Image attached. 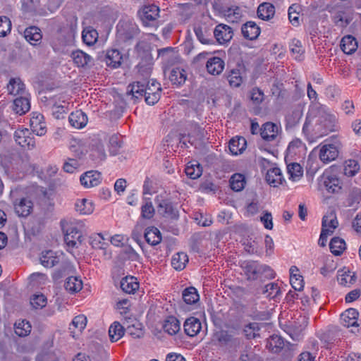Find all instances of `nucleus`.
<instances>
[{"label": "nucleus", "mask_w": 361, "mask_h": 361, "mask_svg": "<svg viewBox=\"0 0 361 361\" xmlns=\"http://www.w3.org/2000/svg\"><path fill=\"white\" fill-rule=\"evenodd\" d=\"M262 138L266 141L270 142L274 140L279 131V126L271 122L264 123L259 129Z\"/></svg>", "instance_id": "nucleus-18"}, {"label": "nucleus", "mask_w": 361, "mask_h": 361, "mask_svg": "<svg viewBox=\"0 0 361 361\" xmlns=\"http://www.w3.org/2000/svg\"><path fill=\"white\" fill-rule=\"evenodd\" d=\"M302 115V111L299 109H293L291 112L288 113L286 116V129L294 128L299 123Z\"/></svg>", "instance_id": "nucleus-52"}, {"label": "nucleus", "mask_w": 361, "mask_h": 361, "mask_svg": "<svg viewBox=\"0 0 361 361\" xmlns=\"http://www.w3.org/2000/svg\"><path fill=\"white\" fill-rule=\"evenodd\" d=\"M339 333L335 328L329 329L323 332L320 336V341L323 346L329 348L331 345L338 343Z\"/></svg>", "instance_id": "nucleus-22"}, {"label": "nucleus", "mask_w": 361, "mask_h": 361, "mask_svg": "<svg viewBox=\"0 0 361 361\" xmlns=\"http://www.w3.org/2000/svg\"><path fill=\"white\" fill-rule=\"evenodd\" d=\"M290 49L296 60H301L304 49L300 40L293 39L290 43Z\"/></svg>", "instance_id": "nucleus-60"}, {"label": "nucleus", "mask_w": 361, "mask_h": 361, "mask_svg": "<svg viewBox=\"0 0 361 361\" xmlns=\"http://www.w3.org/2000/svg\"><path fill=\"white\" fill-rule=\"evenodd\" d=\"M64 286L68 292L76 293L82 289V282L78 277L70 276L66 279Z\"/></svg>", "instance_id": "nucleus-56"}, {"label": "nucleus", "mask_w": 361, "mask_h": 361, "mask_svg": "<svg viewBox=\"0 0 361 361\" xmlns=\"http://www.w3.org/2000/svg\"><path fill=\"white\" fill-rule=\"evenodd\" d=\"M326 142L320 149L319 159L323 163H329L335 160L338 156V147L340 142L336 137H332V142Z\"/></svg>", "instance_id": "nucleus-6"}, {"label": "nucleus", "mask_w": 361, "mask_h": 361, "mask_svg": "<svg viewBox=\"0 0 361 361\" xmlns=\"http://www.w3.org/2000/svg\"><path fill=\"white\" fill-rule=\"evenodd\" d=\"M284 346V341L281 336L278 335H272L267 341L266 347L271 352L277 353Z\"/></svg>", "instance_id": "nucleus-43"}, {"label": "nucleus", "mask_w": 361, "mask_h": 361, "mask_svg": "<svg viewBox=\"0 0 361 361\" xmlns=\"http://www.w3.org/2000/svg\"><path fill=\"white\" fill-rule=\"evenodd\" d=\"M314 118V116H312V113L309 112L302 128V133L310 142H313L315 140L314 135V125L312 123Z\"/></svg>", "instance_id": "nucleus-42"}, {"label": "nucleus", "mask_w": 361, "mask_h": 361, "mask_svg": "<svg viewBox=\"0 0 361 361\" xmlns=\"http://www.w3.org/2000/svg\"><path fill=\"white\" fill-rule=\"evenodd\" d=\"M13 207L18 216L27 217L32 212L34 204L28 197H20L15 200Z\"/></svg>", "instance_id": "nucleus-12"}, {"label": "nucleus", "mask_w": 361, "mask_h": 361, "mask_svg": "<svg viewBox=\"0 0 361 361\" xmlns=\"http://www.w3.org/2000/svg\"><path fill=\"white\" fill-rule=\"evenodd\" d=\"M44 116L41 114L33 115L30 118V128L34 133L38 136H42L47 133Z\"/></svg>", "instance_id": "nucleus-21"}, {"label": "nucleus", "mask_w": 361, "mask_h": 361, "mask_svg": "<svg viewBox=\"0 0 361 361\" xmlns=\"http://www.w3.org/2000/svg\"><path fill=\"white\" fill-rule=\"evenodd\" d=\"M338 281L342 286H350L356 281V276L354 273L350 271H343L338 275Z\"/></svg>", "instance_id": "nucleus-61"}, {"label": "nucleus", "mask_w": 361, "mask_h": 361, "mask_svg": "<svg viewBox=\"0 0 361 361\" xmlns=\"http://www.w3.org/2000/svg\"><path fill=\"white\" fill-rule=\"evenodd\" d=\"M169 79L173 86H182L187 80L186 71L181 68H173L170 71Z\"/></svg>", "instance_id": "nucleus-23"}, {"label": "nucleus", "mask_w": 361, "mask_h": 361, "mask_svg": "<svg viewBox=\"0 0 361 361\" xmlns=\"http://www.w3.org/2000/svg\"><path fill=\"white\" fill-rule=\"evenodd\" d=\"M285 332L295 341H300L302 336V331L307 326V321L305 317H300L296 320L289 321L283 325Z\"/></svg>", "instance_id": "nucleus-7"}, {"label": "nucleus", "mask_w": 361, "mask_h": 361, "mask_svg": "<svg viewBox=\"0 0 361 361\" xmlns=\"http://www.w3.org/2000/svg\"><path fill=\"white\" fill-rule=\"evenodd\" d=\"M145 202L141 207V216L143 219H150L154 216L155 210L150 201L145 198Z\"/></svg>", "instance_id": "nucleus-64"}, {"label": "nucleus", "mask_w": 361, "mask_h": 361, "mask_svg": "<svg viewBox=\"0 0 361 361\" xmlns=\"http://www.w3.org/2000/svg\"><path fill=\"white\" fill-rule=\"evenodd\" d=\"M7 90L11 94H22L25 92V86L20 78H12L7 85Z\"/></svg>", "instance_id": "nucleus-35"}, {"label": "nucleus", "mask_w": 361, "mask_h": 361, "mask_svg": "<svg viewBox=\"0 0 361 361\" xmlns=\"http://www.w3.org/2000/svg\"><path fill=\"white\" fill-rule=\"evenodd\" d=\"M216 336L219 346L230 351H236L243 344L242 338L236 336L231 331L222 330Z\"/></svg>", "instance_id": "nucleus-5"}, {"label": "nucleus", "mask_w": 361, "mask_h": 361, "mask_svg": "<svg viewBox=\"0 0 361 361\" xmlns=\"http://www.w3.org/2000/svg\"><path fill=\"white\" fill-rule=\"evenodd\" d=\"M124 327L118 322H114L109 329V336L111 342H116L124 335Z\"/></svg>", "instance_id": "nucleus-51"}, {"label": "nucleus", "mask_w": 361, "mask_h": 361, "mask_svg": "<svg viewBox=\"0 0 361 361\" xmlns=\"http://www.w3.org/2000/svg\"><path fill=\"white\" fill-rule=\"evenodd\" d=\"M288 173L290 175V178L293 180L300 178L302 176V168L298 163H291L287 166Z\"/></svg>", "instance_id": "nucleus-63"}, {"label": "nucleus", "mask_w": 361, "mask_h": 361, "mask_svg": "<svg viewBox=\"0 0 361 361\" xmlns=\"http://www.w3.org/2000/svg\"><path fill=\"white\" fill-rule=\"evenodd\" d=\"M260 324L257 322H250L244 326L243 333L247 340H252L259 336Z\"/></svg>", "instance_id": "nucleus-45"}, {"label": "nucleus", "mask_w": 361, "mask_h": 361, "mask_svg": "<svg viewBox=\"0 0 361 361\" xmlns=\"http://www.w3.org/2000/svg\"><path fill=\"white\" fill-rule=\"evenodd\" d=\"M283 180L281 169L278 167H274L269 169L266 174L267 182L274 187L282 183Z\"/></svg>", "instance_id": "nucleus-36"}, {"label": "nucleus", "mask_w": 361, "mask_h": 361, "mask_svg": "<svg viewBox=\"0 0 361 361\" xmlns=\"http://www.w3.org/2000/svg\"><path fill=\"white\" fill-rule=\"evenodd\" d=\"M71 57L73 60V62L78 67H85V66H88L92 61L91 56L81 50H76L73 51L71 54Z\"/></svg>", "instance_id": "nucleus-44"}, {"label": "nucleus", "mask_w": 361, "mask_h": 361, "mask_svg": "<svg viewBox=\"0 0 361 361\" xmlns=\"http://www.w3.org/2000/svg\"><path fill=\"white\" fill-rule=\"evenodd\" d=\"M195 35L198 40L204 44H214V39L207 30H203L202 27H196L194 30Z\"/></svg>", "instance_id": "nucleus-62"}, {"label": "nucleus", "mask_w": 361, "mask_h": 361, "mask_svg": "<svg viewBox=\"0 0 361 361\" xmlns=\"http://www.w3.org/2000/svg\"><path fill=\"white\" fill-rule=\"evenodd\" d=\"M122 59L123 56L118 49H111L104 55V61L108 66L116 68L120 66Z\"/></svg>", "instance_id": "nucleus-30"}, {"label": "nucleus", "mask_w": 361, "mask_h": 361, "mask_svg": "<svg viewBox=\"0 0 361 361\" xmlns=\"http://www.w3.org/2000/svg\"><path fill=\"white\" fill-rule=\"evenodd\" d=\"M257 16L264 20L271 19L275 14L274 6L269 2L261 4L257 8Z\"/></svg>", "instance_id": "nucleus-32"}, {"label": "nucleus", "mask_w": 361, "mask_h": 361, "mask_svg": "<svg viewBox=\"0 0 361 361\" xmlns=\"http://www.w3.org/2000/svg\"><path fill=\"white\" fill-rule=\"evenodd\" d=\"M360 170V166L357 161L349 159L344 162L343 173L348 177L354 176Z\"/></svg>", "instance_id": "nucleus-58"}, {"label": "nucleus", "mask_w": 361, "mask_h": 361, "mask_svg": "<svg viewBox=\"0 0 361 361\" xmlns=\"http://www.w3.org/2000/svg\"><path fill=\"white\" fill-rule=\"evenodd\" d=\"M30 109V101L27 98L19 97L14 99L13 110L19 115H23Z\"/></svg>", "instance_id": "nucleus-37"}, {"label": "nucleus", "mask_w": 361, "mask_h": 361, "mask_svg": "<svg viewBox=\"0 0 361 361\" xmlns=\"http://www.w3.org/2000/svg\"><path fill=\"white\" fill-rule=\"evenodd\" d=\"M135 50L142 59L137 67L139 73L145 78L149 77L152 69V57L147 50L145 49V44L142 42H137Z\"/></svg>", "instance_id": "nucleus-4"}, {"label": "nucleus", "mask_w": 361, "mask_h": 361, "mask_svg": "<svg viewBox=\"0 0 361 361\" xmlns=\"http://www.w3.org/2000/svg\"><path fill=\"white\" fill-rule=\"evenodd\" d=\"M245 185V180L243 175L240 173L233 174L230 179L231 188L236 192L241 191Z\"/></svg>", "instance_id": "nucleus-57"}, {"label": "nucleus", "mask_w": 361, "mask_h": 361, "mask_svg": "<svg viewBox=\"0 0 361 361\" xmlns=\"http://www.w3.org/2000/svg\"><path fill=\"white\" fill-rule=\"evenodd\" d=\"M82 38L87 45H93L98 39V33L97 30L92 27L85 28L82 33Z\"/></svg>", "instance_id": "nucleus-53"}, {"label": "nucleus", "mask_w": 361, "mask_h": 361, "mask_svg": "<svg viewBox=\"0 0 361 361\" xmlns=\"http://www.w3.org/2000/svg\"><path fill=\"white\" fill-rule=\"evenodd\" d=\"M144 237L146 242L152 246L159 244L162 239L159 230L154 226L147 227L145 229Z\"/></svg>", "instance_id": "nucleus-31"}, {"label": "nucleus", "mask_w": 361, "mask_h": 361, "mask_svg": "<svg viewBox=\"0 0 361 361\" xmlns=\"http://www.w3.org/2000/svg\"><path fill=\"white\" fill-rule=\"evenodd\" d=\"M247 146L246 140L243 137L232 138L229 142V150L233 155L242 154Z\"/></svg>", "instance_id": "nucleus-34"}, {"label": "nucleus", "mask_w": 361, "mask_h": 361, "mask_svg": "<svg viewBox=\"0 0 361 361\" xmlns=\"http://www.w3.org/2000/svg\"><path fill=\"white\" fill-rule=\"evenodd\" d=\"M80 181L85 188L94 187L100 183L101 174L97 171H87L80 176Z\"/></svg>", "instance_id": "nucleus-19"}, {"label": "nucleus", "mask_w": 361, "mask_h": 361, "mask_svg": "<svg viewBox=\"0 0 361 361\" xmlns=\"http://www.w3.org/2000/svg\"><path fill=\"white\" fill-rule=\"evenodd\" d=\"M159 8L154 4L143 6L137 12L138 16L145 26H150L154 24L159 16Z\"/></svg>", "instance_id": "nucleus-9"}, {"label": "nucleus", "mask_w": 361, "mask_h": 361, "mask_svg": "<svg viewBox=\"0 0 361 361\" xmlns=\"http://www.w3.org/2000/svg\"><path fill=\"white\" fill-rule=\"evenodd\" d=\"M183 327L185 333L188 336L193 337L200 332L202 326L200 321L197 318L191 317L185 321Z\"/></svg>", "instance_id": "nucleus-28"}, {"label": "nucleus", "mask_w": 361, "mask_h": 361, "mask_svg": "<svg viewBox=\"0 0 361 361\" xmlns=\"http://www.w3.org/2000/svg\"><path fill=\"white\" fill-rule=\"evenodd\" d=\"M144 85L145 100L149 105L155 104L161 97V85L154 80H151L145 82V80L142 81Z\"/></svg>", "instance_id": "nucleus-8"}, {"label": "nucleus", "mask_w": 361, "mask_h": 361, "mask_svg": "<svg viewBox=\"0 0 361 361\" xmlns=\"http://www.w3.org/2000/svg\"><path fill=\"white\" fill-rule=\"evenodd\" d=\"M61 255H57L52 250L42 252L40 263L46 268H51L61 262Z\"/></svg>", "instance_id": "nucleus-24"}, {"label": "nucleus", "mask_w": 361, "mask_h": 361, "mask_svg": "<svg viewBox=\"0 0 361 361\" xmlns=\"http://www.w3.org/2000/svg\"><path fill=\"white\" fill-rule=\"evenodd\" d=\"M359 313L356 309L350 308L341 314V322L347 328L357 326V319Z\"/></svg>", "instance_id": "nucleus-20"}, {"label": "nucleus", "mask_w": 361, "mask_h": 361, "mask_svg": "<svg viewBox=\"0 0 361 361\" xmlns=\"http://www.w3.org/2000/svg\"><path fill=\"white\" fill-rule=\"evenodd\" d=\"M128 95L131 96V99L136 102L137 99L145 97L144 85L142 81H137L130 84L128 87Z\"/></svg>", "instance_id": "nucleus-38"}, {"label": "nucleus", "mask_w": 361, "mask_h": 361, "mask_svg": "<svg viewBox=\"0 0 361 361\" xmlns=\"http://www.w3.org/2000/svg\"><path fill=\"white\" fill-rule=\"evenodd\" d=\"M224 61L219 57L213 56L206 63L207 72L213 75H219L224 69Z\"/></svg>", "instance_id": "nucleus-27"}, {"label": "nucleus", "mask_w": 361, "mask_h": 361, "mask_svg": "<svg viewBox=\"0 0 361 361\" xmlns=\"http://www.w3.org/2000/svg\"><path fill=\"white\" fill-rule=\"evenodd\" d=\"M61 99V96H54L49 99L48 104L51 106L52 114L57 119L62 118V115L67 109V103Z\"/></svg>", "instance_id": "nucleus-17"}, {"label": "nucleus", "mask_w": 361, "mask_h": 361, "mask_svg": "<svg viewBox=\"0 0 361 361\" xmlns=\"http://www.w3.org/2000/svg\"><path fill=\"white\" fill-rule=\"evenodd\" d=\"M64 240L71 247H77L78 243H82V235L79 230L74 226H69L66 228H63Z\"/></svg>", "instance_id": "nucleus-15"}, {"label": "nucleus", "mask_w": 361, "mask_h": 361, "mask_svg": "<svg viewBox=\"0 0 361 361\" xmlns=\"http://www.w3.org/2000/svg\"><path fill=\"white\" fill-rule=\"evenodd\" d=\"M185 172L187 176H188L190 178L197 179L202 175V168L201 165L197 162H190L186 166L185 169Z\"/></svg>", "instance_id": "nucleus-55"}, {"label": "nucleus", "mask_w": 361, "mask_h": 361, "mask_svg": "<svg viewBox=\"0 0 361 361\" xmlns=\"http://www.w3.org/2000/svg\"><path fill=\"white\" fill-rule=\"evenodd\" d=\"M244 71V66L238 64L235 68L231 69L227 75V79L231 87H238L243 82L242 72Z\"/></svg>", "instance_id": "nucleus-29"}, {"label": "nucleus", "mask_w": 361, "mask_h": 361, "mask_svg": "<svg viewBox=\"0 0 361 361\" xmlns=\"http://www.w3.org/2000/svg\"><path fill=\"white\" fill-rule=\"evenodd\" d=\"M247 279L255 281L262 275L267 278H274V271L267 264H260L257 261H244L240 265Z\"/></svg>", "instance_id": "nucleus-1"}, {"label": "nucleus", "mask_w": 361, "mask_h": 361, "mask_svg": "<svg viewBox=\"0 0 361 361\" xmlns=\"http://www.w3.org/2000/svg\"><path fill=\"white\" fill-rule=\"evenodd\" d=\"M241 32L245 38L254 40L259 35L260 28L255 22L248 21L243 25Z\"/></svg>", "instance_id": "nucleus-25"}, {"label": "nucleus", "mask_w": 361, "mask_h": 361, "mask_svg": "<svg viewBox=\"0 0 361 361\" xmlns=\"http://www.w3.org/2000/svg\"><path fill=\"white\" fill-rule=\"evenodd\" d=\"M121 288L126 293H134L139 288V283L133 276H126L123 278L120 283Z\"/></svg>", "instance_id": "nucleus-39"}, {"label": "nucleus", "mask_w": 361, "mask_h": 361, "mask_svg": "<svg viewBox=\"0 0 361 361\" xmlns=\"http://www.w3.org/2000/svg\"><path fill=\"white\" fill-rule=\"evenodd\" d=\"M232 28L225 24H219L214 30V36L216 42L221 44L228 42L233 37Z\"/></svg>", "instance_id": "nucleus-16"}, {"label": "nucleus", "mask_w": 361, "mask_h": 361, "mask_svg": "<svg viewBox=\"0 0 361 361\" xmlns=\"http://www.w3.org/2000/svg\"><path fill=\"white\" fill-rule=\"evenodd\" d=\"M31 135L27 128L18 129L15 131L13 137L18 145L23 148L32 149L35 147V138Z\"/></svg>", "instance_id": "nucleus-11"}, {"label": "nucleus", "mask_w": 361, "mask_h": 361, "mask_svg": "<svg viewBox=\"0 0 361 361\" xmlns=\"http://www.w3.org/2000/svg\"><path fill=\"white\" fill-rule=\"evenodd\" d=\"M341 49L347 54H351L355 51L357 49V43L355 38L351 35L343 37L341 42Z\"/></svg>", "instance_id": "nucleus-40"}, {"label": "nucleus", "mask_w": 361, "mask_h": 361, "mask_svg": "<svg viewBox=\"0 0 361 361\" xmlns=\"http://www.w3.org/2000/svg\"><path fill=\"white\" fill-rule=\"evenodd\" d=\"M182 297L184 302L188 305H192L199 301L200 297L195 288L190 286L183 290Z\"/></svg>", "instance_id": "nucleus-50"}, {"label": "nucleus", "mask_w": 361, "mask_h": 361, "mask_svg": "<svg viewBox=\"0 0 361 361\" xmlns=\"http://www.w3.org/2000/svg\"><path fill=\"white\" fill-rule=\"evenodd\" d=\"M70 124L77 128L80 129L85 127L87 123V116L82 110H76L72 112L68 117Z\"/></svg>", "instance_id": "nucleus-26"}, {"label": "nucleus", "mask_w": 361, "mask_h": 361, "mask_svg": "<svg viewBox=\"0 0 361 361\" xmlns=\"http://www.w3.org/2000/svg\"><path fill=\"white\" fill-rule=\"evenodd\" d=\"M163 329L169 335H175L180 329V322L173 316L168 317L164 321Z\"/></svg>", "instance_id": "nucleus-41"}, {"label": "nucleus", "mask_w": 361, "mask_h": 361, "mask_svg": "<svg viewBox=\"0 0 361 361\" xmlns=\"http://www.w3.org/2000/svg\"><path fill=\"white\" fill-rule=\"evenodd\" d=\"M325 189L330 193H338L341 190V182L336 175L326 171L321 176V180Z\"/></svg>", "instance_id": "nucleus-13"}, {"label": "nucleus", "mask_w": 361, "mask_h": 361, "mask_svg": "<svg viewBox=\"0 0 361 361\" xmlns=\"http://www.w3.org/2000/svg\"><path fill=\"white\" fill-rule=\"evenodd\" d=\"M32 326L28 322L23 320L15 324V333L20 336H26L31 331Z\"/></svg>", "instance_id": "nucleus-59"}, {"label": "nucleus", "mask_w": 361, "mask_h": 361, "mask_svg": "<svg viewBox=\"0 0 361 361\" xmlns=\"http://www.w3.org/2000/svg\"><path fill=\"white\" fill-rule=\"evenodd\" d=\"M188 262V257L186 253L180 252L173 255L171 259L172 267L178 271L183 270Z\"/></svg>", "instance_id": "nucleus-46"}, {"label": "nucleus", "mask_w": 361, "mask_h": 361, "mask_svg": "<svg viewBox=\"0 0 361 361\" xmlns=\"http://www.w3.org/2000/svg\"><path fill=\"white\" fill-rule=\"evenodd\" d=\"M137 33L135 25L121 21L117 25V37L123 42L131 41Z\"/></svg>", "instance_id": "nucleus-10"}, {"label": "nucleus", "mask_w": 361, "mask_h": 361, "mask_svg": "<svg viewBox=\"0 0 361 361\" xmlns=\"http://www.w3.org/2000/svg\"><path fill=\"white\" fill-rule=\"evenodd\" d=\"M338 226V221L336 214L330 212L322 218V231L318 240V243L324 247L326 244L328 236L332 235L334 230Z\"/></svg>", "instance_id": "nucleus-3"}, {"label": "nucleus", "mask_w": 361, "mask_h": 361, "mask_svg": "<svg viewBox=\"0 0 361 361\" xmlns=\"http://www.w3.org/2000/svg\"><path fill=\"white\" fill-rule=\"evenodd\" d=\"M336 118L331 114L328 108L323 105L317 106V124L321 126V130H324L317 137H322L329 132L335 130Z\"/></svg>", "instance_id": "nucleus-2"}, {"label": "nucleus", "mask_w": 361, "mask_h": 361, "mask_svg": "<svg viewBox=\"0 0 361 361\" xmlns=\"http://www.w3.org/2000/svg\"><path fill=\"white\" fill-rule=\"evenodd\" d=\"M158 211L173 219L178 218V212L173 207L172 202L168 199H164L162 197H157L155 200Z\"/></svg>", "instance_id": "nucleus-14"}, {"label": "nucleus", "mask_w": 361, "mask_h": 361, "mask_svg": "<svg viewBox=\"0 0 361 361\" xmlns=\"http://www.w3.org/2000/svg\"><path fill=\"white\" fill-rule=\"evenodd\" d=\"M302 8L298 4H292L288 11V19L291 24L294 26H298L300 25V18L301 17V20H306L304 17V14H301Z\"/></svg>", "instance_id": "nucleus-33"}, {"label": "nucleus", "mask_w": 361, "mask_h": 361, "mask_svg": "<svg viewBox=\"0 0 361 361\" xmlns=\"http://www.w3.org/2000/svg\"><path fill=\"white\" fill-rule=\"evenodd\" d=\"M329 248L332 254L336 256H339L346 249V244L342 238L334 237L329 243Z\"/></svg>", "instance_id": "nucleus-48"}, {"label": "nucleus", "mask_w": 361, "mask_h": 361, "mask_svg": "<svg viewBox=\"0 0 361 361\" xmlns=\"http://www.w3.org/2000/svg\"><path fill=\"white\" fill-rule=\"evenodd\" d=\"M75 207V210L81 214H90L94 211L92 202L87 199L78 200Z\"/></svg>", "instance_id": "nucleus-54"}, {"label": "nucleus", "mask_w": 361, "mask_h": 361, "mask_svg": "<svg viewBox=\"0 0 361 361\" xmlns=\"http://www.w3.org/2000/svg\"><path fill=\"white\" fill-rule=\"evenodd\" d=\"M91 157L94 161H102L106 159V153L104 149V145L101 141L98 140L92 145L91 150Z\"/></svg>", "instance_id": "nucleus-49"}, {"label": "nucleus", "mask_w": 361, "mask_h": 361, "mask_svg": "<svg viewBox=\"0 0 361 361\" xmlns=\"http://www.w3.org/2000/svg\"><path fill=\"white\" fill-rule=\"evenodd\" d=\"M25 38L31 44H35L42 39L41 30L35 26L29 27L24 32Z\"/></svg>", "instance_id": "nucleus-47"}]
</instances>
